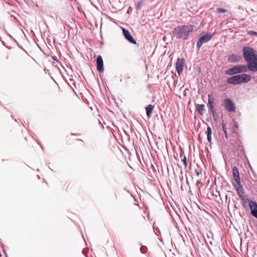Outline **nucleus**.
Returning a JSON list of instances; mask_svg holds the SVG:
<instances>
[{
	"mask_svg": "<svg viewBox=\"0 0 257 257\" xmlns=\"http://www.w3.org/2000/svg\"><path fill=\"white\" fill-rule=\"evenodd\" d=\"M222 130L223 131V132L224 134H226V132L227 131H226V127H225V124L223 123V122L222 123Z\"/></svg>",
	"mask_w": 257,
	"mask_h": 257,
	"instance_id": "25",
	"label": "nucleus"
},
{
	"mask_svg": "<svg viewBox=\"0 0 257 257\" xmlns=\"http://www.w3.org/2000/svg\"><path fill=\"white\" fill-rule=\"evenodd\" d=\"M234 127L235 128H238V123L235 122L234 124Z\"/></svg>",
	"mask_w": 257,
	"mask_h": 257,
	"instance_id": "28",
	"label": "nucleus"
},
{
	"mask_svg": "<svg viewBox=\"0 0 257 257\" xmlns=\"http://www.w3.org/2000/svg\"><path fill=\"white\" fill-rule=\"evenodd\" d=\"M234 187L238 196L240 195L241 194H243L244 193L242 186H241V185L240 184V181H239V182H238V183H236L235 184H234Z\"/></svg>",
	"mask_w": 257,
	"mask_h": 257,
	"instance_id": "15",
	"label": "nucleus"
},
{
	"mask_svg": "<svg viewBox=\"0 0 257 257\" xmlns=\"http://www.w3.org/2000/svg\"><path fill=\"white\" fill-rule=\"evenodd\" d=\"M239 197L241 200L243 205L245 206V204L246 203V202H247V200L248 199H245V197L244 195H243V194H241L240 195H239Z\"/></svg>",
	"mask_w": 257,
	"mask_h": 257,
	"instance_id": "18",
	"label": "nucleus"
},
{
	"mask_svg": "<svg viewBox=\"0 0 257 257\" xmlns=\"http://www.w3.org/2000/svg\"><path fill=\"white\" fill-rule=\"evenodd\" d=\"M205 134L207 136L211 135H212V130L210 126H208L207 128V130L205 132Z\"/></svg>",
	"mask_w": 257,
	"mask_h": 257,
	"instance_id": "20",
	"label": "nucleus"
},
{
	"mask_svg": "<svg viewBox=\"0 0 257 257\" xmlns=\"http://www.w3.org/2000/svg\"><path fill=\"white\" fill-rule=\"evenodd\" d=\"M182 161L183 163L185 168H186L187 166V159L185 156H184L183 158L182 159Z\"/></svg>",
	"mask_w": 257,
	"mask_h": 257,
	"instance_id": "23",
	"label": "nucleus"
},
{
	"mask_svg": "<svg viewBox=\"0 0 257 257\" xmlns=\"http://www.w3.org/2000/svg\"><path fill=\"white\" fill-rule=\"evenodd\" d=\"M154 107V105L152 104H149L146 107V114L148 117L151 116Z\"/></svg>",
	"mask_w": 257,
	"mask_h": 257,
	"instance_id": "17",
	"label": "nucleus"
},
{
	"mask_svg": "<svg viewBox=\"0 0 257 257\" xmlns=\"http://www.w3.org/2000/svg\"><path fill=\"white\" fill-rule=\"evenodd\" d=\"M247 81H217V82H224L223 84H218L217 85L221 91H225L227 89L229 84L237 85L241 82H247Z\"/></svg>",
	"mask_w": 257,
	"mask_h": 257,
	"instance_id": "8",
	"label": "nucleus"
},
{
	"mask_svg": "<svg viewBox=\"0 0 257 257\" xmlns=\"http://www.w3.org/2000/svg\"><path fill=\"white\" fill-rule=\"evenodd\" d=\"M185 60L182 58H178L176 62V70L179 75L182 72L183 70L185 67Z\"/></svg>",
	"mask_w": 257,
	"mask_h": 257,
	"instance_id": "7",
	"label": "nucleus"
},
{
	"mask_svg": "<svg viewBox=\"0 0 257 257\" xmlns=\"http://www.w3.org/2000/svg\"><path fill=\"white\" fill-rule=\"evenodd\" d=\"M247 34L252 36L257 37V32L253 31H249L247 32Z\"/></svg>",
	"mask_w": 257,
	"mask_h": 257,
	"instance_id": "22",
	"label": "nucleus"
},
{
	"mask_svg": "<svg viewBox=\"0 0 257 257\" xmlns=\"http://www.w3.org/2000/svg\"><path fill=\"white\" fill-rule=\"evenodd\" d=\"M196 108L200 115H202L203 114L205 111L204 104H197L196 105Z\"/></svg>",
	"mask_w": 257,
	"mask_h": 257,
	"instance_id": "16",
	"label": "nucleus"
},
{
	"mask_svg": "<svg viewBox=\"0 0 257 257\" xmlns=\"http://www.w3.org/2000/svg\"><path fill=\"white\" fill-rule=\"evenodd\" d=\"M232 132H235V130H234L233 129H232Z\"/></svg>",
	"mask_w": 257,
	"mask_h": 257,
	"instance_id": "34",
	"label": "nucleus"
},
{
	"mask_svg": "<svg viewBox=\"0 0 257 257\" xmlns=\"http://www.w3.org/2000/svg\"><path fill=\"white\" fill-rule=\"evenodd\" d=\"M122 34L125 39L130 43L136 44L137 42L131 35L130 32L124 28H122Z\"/></svg>",
	"mask_w": 257,
	"mask_h": 257,
	"instance_id": "9",
	"label": "nucleus"
},
{
	"mask_svg": "<svg viewBox=\"0 0 257 257\" xmlns=\"http://www.w3.org/2000/svg\"><path fill=\"white\" fill-rule=\"evenodd\" d=\"M225 137L227 139V131L226 132V134H224Z\"/></svg>",
	"mask_w": 257,
	"mask_h": 257,
	"instance_id": "30",
	"label": "nucleus"
},
{
	"mask_svg": "<svg viewBox=\"0 0 257 257\" xmlns=\"http://www.w3.org/2000/svg\"><path fill=\"white\" fill-rule=\"evenodd\" d=\"M65 83H67L68 85H69V86L72 88V89L74 90V89H73V87L71 86L70 84V83H69L68 82V81H65Z\"/></svg>",
	"mask_w": 257,
	"mask_h": 257,
	"instance_id": "29",
	"label": "nucleus"
},
{
	"mask_svg": "<svg viewBox=\"0 0 257 257\" xmlns=\"http://www.w3.org/2000/svg\"><path fill=\"white\" fill-rule=\"evenodd\" d=\"M241 56L237 54H231L228 56V61L229 62L236 63L242 60Z\"/></svg>",
	"mask_w": 257,
	"mask_h": 257,
	"instance_id": "13",
	"label": "nucleus"
},
{
	"mask_svg": "<svg viewBox=\"0 0 257 257\" xmlns=\"http://www.w3.org/2000/svg\"><path fill=\"white\" fill-rule=\"evenodd\" d=\"M232 175L236 183H238L240 181L239 172L236 166H234L232 168Z\"/></svg>",
	"mask_w": 257,
	"mask_h": 257,
	"instance_id": "14",
	"label": "nucleus"
},
{
	"mask_svg": "<svg viewBox=\"0 0 257 257\" xmlns=\"http://www.w3.org/2000/svg\"><path fill=\"white\" fill-rule=\"evenodd\" d=\"M248 67L245 65H239L233 66L226 71L228 75H233L240 72H246Z\"/></svg>",
	"mask_w": 257,
	"mask_h": 257,
	"instance_id": "3",
	"label": "nucleus"
},
{
	"mask_svg": "<svg viewBox=\"0 0 257 257\" xmlns=\"http://www.w3.org/2000/svg\"><path fill=\"white\" fill-rule=\"evenodd\" d=\"M96 65L97 69L98 72H101L103 71V61L102 58L100 55H98L96 58Z\"/></svg>",
	"mask_w": 257,
	"mask_h": 257,
	"instance_id": "12",
	"label": "nucleus"
},
{
	"mask_svg": "<svg viewBox=\"0 0 257 257\" xmlns=\"http://www.w3.org/2000/svg\"><path fill=\"white\" fill-rule=\"evenodd\" d=\"M141 252L143 253H145L146 252V247L145 246H142L140 248Z\"/></svg>",
	"mask_w": 257,
	"mask_h": 257,
	"instance_id": "24",
	"label": "nucleus"
},
{
	"mask_svg": "<svg viewBox=\"0 0 257 257\" xmlns=\"http://www.w3.org/2000/svg\"><path fill=\"white\" fill-rule=\"evenodd\" d=\"M54 82H55V83L56 84H57L56 83V81H54Z\"/></svg>",
	"mask_w": 257,
	"mask_h": 257,
	"instance_id": "35",
	"label": "nucleus"
},
{
	"mask_svg": "<svg viewBox=\"0 0 257 257\" xmlns=\"http://www.w3.org/2000/svg\"><path fill=\"white\" fill-rule=\"evenodd\" d=\"M208 102L207 103V106L209 107V108L210 109V110L212 113V115H213V117L214 120H216L217 117V114H216L215 109L214 106V98L213 94L212 93L209 94L208 95Z\"/></svg>",
	"mask_w": 257,
	"mask_h": 257,
	"instance_id": "4",
	"label": "nucleus"
},
{
	"mask_svg": "<svg viewBox=\"0 0 257 257\" xmlns=\"http://www.w3.org/2000/svg\"><path fill=\"white\" fill-rule=\"evenodd\" d=\"M242 53L248 69L252 72L257 71V51L249 46H244Z\"/></svg>",
	"mask_w": 257,
	"mask_h": 257,
	"instance_id": "1",
	"label": "nucleus"
},
{
	"mask_svg": "<svg viewBox=\"0 0 257 257\" xmlns=\"http://www.w3.org/2000/svg\"><path fill=\"white\" fill-rule=\"evenodd\" d=\"M207 139L208 142H211V135L207 136Z\"/></svg>",
	"mask_w": 257,
	"mask_h": 257,
	"instance_id": "26",
	"label": "nucleus"
},
{
	"mask_svg": "<svg viewBox=\"0 0 257 257\" xmlns=\"http://www.w3.org/2000/svg\"><path fill=\"white\" fill-rule=\"evenodd\" d=\"M4 252H5V253L6 256V257H8V256H7V253H6V251H5Z\"/></svg>",
	"mask_w": 257,
	"mask_h": 257,
	"instance_id": "33",
	"label": "nucleus"
},
{
	"mask_svg": "<svg viewBox=\"0 0 257 257\" xmlns=\"http://www.w3.org/2000/svg\"><path fill=\"white\" fill-rule=\"evenodd\" d=\"M195 173L197 176H199L201 174V171L195 170Z\"/></svg>",
	"mask_w": 257,
	"mask_h": 257,
	"instance_id": "27",
	"label": "nucleus"
},
{
	"mask_svg": "<svg viewBox=\"0 0 257 257\" xmlns=\"http://www.w3.org/2000/svg\"><path fill=\"white\" fill-rule=\"evenodd\" d=\"M247 202L252 216L257 218V203L251 200L248 199Z\"/></svg>",
	"mask_w": 257,
	"mask_h": 257,
	"instance_id": "10",
	"label": "nucleus"
},
{
	"mask_svg": "<svg viewBox=\"0 0 257 257\" xmlns=\"http://www.w3.org/2000/svg\"><path fill=\"white\" fill-rule=\"evenodd\" d=\"M213 34L207 33L202 36H201L198 41L197 42L196 47L199 49L202 46V44L208 42L212 37Z\"/></svg>",
	"mask_w": 257,
	"mask_h": 257,
	"instance_id": "5",
	"label": "nucleus"
},
{
	"mask_svg": "<svg viewBox=\"0 0 257 257\" xmlns=\"http://www.w3.org/2000/svg\"><path fill=\"white\" fill-rule=\"evenodd\" d=\"M216 11L219 13H224L227 12V10L223 8H217Z\"/></svg>",
	"mask_w": 257,
	"mask_h": 257,
	"instance_id": "21",
	"label": "nucleus"
},
{
	"mask_svg": "<svg viewBox=\"0 0 257 257\" xmlns=\"http://www.w3.org/2000/svg\"><path fill=\"white\" fill-rule=\"evenodd\" d=\"M250 77L245 74L236 75L232 77L229 78L227 80H250Z\"/></svg>",
	"mask_w": 257,
	"mask_h": 257,
	"instance_id": "11",
	"label": "nucleus"
},
{
	"mask_svg": "<svg viewBox=\"0 0 257 257\" xmlns=\"http://www.w3.org/2000/svg\"><path fill=\"white\" fill-rule=\"evenodd\" d=\"M223 107L229 112H233L235 110L234 103L230 98H225L224 99Z\"/></svg>",
	"mask_w": 257,
	"mask_h": 257,
	"instance_id": "6",
	"label": "nucleus"
},
{
	"mask_svg": "<svg viewBox=\"0 0 257 257\" xmlns=\"http://www.w3.org/2000/svg\"><path fill=\"white\" fill-rule=\"evenodd\" d=\"M96 83H97V84L98 86L99 87H100L99 81H96Z\"/></svg>",
	"mask_w": 257,
	"mask_h": 257,
	"instance_id": "32",
	"label": "nucleus"
},
{
	"mask_svg": "<svg viewBox=\"0 0 257 257\" xmlns=\"http://www.w3.org/2000/svg\"><path fill=\"white\" fill-rule=\"evenodd\" d=\"M200 181H201L200 180H198L197 181V182H196V184L198 185V184H200Z\"/></svg>",
	"mask_w": 257,
	"mask_h": 257,
	"instance_id": "31",
	"label": "nucleus"
},
{
	"mask_svg": "<svg viewBox=\"0 0 257 257\" xmlns=\"http://www.w3.org/2000/svg\"><path fill=\"white\" fill-rule=\"evenodd\" d=\"M143 4V1H140L137 3L136 4V9L137 10H140L142 8V5Z\"/></svg>",
	"mask_w": 257,
	"mask_h": 257,
	"instance_id": "19",
	"label": "nucleus"
},
{
	"mask_svg": "<svg viewBox=\"0 0 257 257\" xmlns=\"http://www.w3.org/2000/svg\"><path fill=\"white\" fill-rule=\"evenodd\" d=\"M193 26L192 25L179 26L175 28L172 34L174 37L178 39L186 40L187 39L190 32L193 30Z\"/></svg>",
	"mask_w": 257,
	"mask_h": 257,
	"instance_id": "2",
	"label": "nucleus"
}]
</instances>
